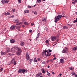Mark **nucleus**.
I'll return each mask as SVG.
<instances>
[{"label": "nucleus", "mask_w": 77, "mask_h": 77, "mask_svg": "<svg viewBox=\"0 0 77 77\" xmlns=\"http://www.w3.org/2000/svg\"><path fill=\"white\" fill-rule=\"evenodd\" d=\"M65 17L64 16H62L60 15H59L58 16L56 17L55 18L54 22L55 23H57L62 17Z\"/></svg>", "instance_id": "f257e3e1"}, {"label": "nucleus", "mask_w": 77, "mask_h": 77, "mask_svg": "<svg viewBox=\"0 0 77 77\" xmlns=\"http://www.w3.org/2000/svg\"><path fill=\"white\" fill-rule=\"evenodd\" d=\"M26 57L27 60H29L30 59V57L29 55V53L27 52L26 53Z\"/></svg>", "instance_id": "f03ea898"}, {"label": "nucleus", "mask_w": 77, "mask_h": 77, "mask_svg": "<svg viewBox=\"0 0 77 77\" xmlns=\"http://www.w3.org/2000/svg\"><path fill=\"white\" fill-rule=\"evenodd\" d=\"M68 48L65 47L64 50L63 51V53H68Z\"/></svg>", "instance_id": "7ed1b4c3"}, {"label": "nucleus", "mask_w": 77, "mask_h": 77, "mask_svg": "<svg viewBox=\"0 0 77 77\" xmlns=\"http://www.w3.org/2000/svg\"><path fill=\"white\" fill-rule=\"evenodd\" d=\"M51 39L52 41H55L56 39V36H51Z\"/></svg>", "instance_id": "20e7f679"}, {"label": "nucleus", "mask_w": 77, "mask_h": 77, "mask_svg": "<svg viewBox=\"0 0 77 77\" xmlns=\"http://www.w3.org/2000/svg\"><path fill=\"white\" fill-rule=\"evenodd\" d=\"M64 59H65L64 57H63L61 58V59L60 60V63H64Z\"/></svg>", "instance_id": "39448f33"}, {"label": "nucleus", "mask_w": 77, "mask_h": 77, "mask_svg": "<svg viewBox=\"0 0 77 77\" xmlns=\"http://www.w3.org/2000/svg\"><path fill=\"white\" fill-rule=\"evenodd\" d=\"M2 3H9V1H7V0H2Z\"/></svg>", "instance_id": "423d86ee"}, {"label": "nucleus", "mask_w": 77, "mask_h": 77, "mask_svg": "<svg viewBox=\"0 0 77 77\" xmlns=\"http://www.w3.org/2000/svg\"><path fill=\"white\" fill-rule=\"evenodd\" d=\"M5 53H8L10 51V48H7L6 49Z\"/></svg>", "instance_id": "0eeeda50"}, {"label": "nucleus", "mask_w": 77, "mask_h": 77, "mask_svg": "<svg viewBox=\"0 0 77 77\" xmlns=\"http://www.w3.org/2000/svg\"><path fill=\"white\" fill-rule=\"evenodd\" d=\"M15 27H16V26L13 25L11 27L10 29L11 30H14L15 29Z\"/></svg>", "instance_id": "6e6552de"}, {"label": "nucleus", "mask_w": 77, "mask_h": 77, "mask_svg": "<svg viewBox=\"0 0 77 77\" xmlns=\"http://www.w3.org/2000/svg\"><path fill=\"white\" fill-rule=\"evenodd\" d=\"M27 72V70H26V69H22V72L23 74H24V72Z\"/></svg>", "instance_id": "1a4fd4ad"}, {"label": "nucleus", "mask_w": 77, "mask_h": 77, "mask_svg": "<svg viewBox=\"0 0 77 77\" xmlns=\"http://www.w3.org/2000/svg\"><path fill=\"white\" fill-rule=\"evenodd\" d=\"M14 48L17 50V51H21V48H17L16 47H15Z\"/></svg>", "instance_id": "9d476101"}, {"label": "nucleus", "mask_w": 77, "mask_h": 77, "mask_svg": "<svg viewBox=\"0 0 77 77\" xmlns=\"http://www.w3.org/2000/svg\"><path fill=\"white\" fill-rule=\"evenodd\" d=\"M51 54L50 52H47V54L46 55V57L47 56H51Z\"/></svg>", "instance_id": "9b49d317"}, {"label": "nucleus", "mask_w": 77, "mask_h": 77, "mask_svg": "<svg viewBox=\"0 0 77 77\" xmlns=\"http://www.w3.org/2000/svg\"><path fill=\"white\" fill-rule=\"evenodd\" d=\"M42 75V73H39L36 75V77H39V76H40V75Z\"/></svg>", "instance_id": "f8f14e48"}, {"label": "nucleus", "mask_w": 77, "mask_h": 77, "mask_svg": "<svg viewBox=\"0 0 77 77\" xmlns=\"http://www.w3.org/2000/svg\"><path fill=\"white\" fill-rule=\"evenodd\" d=\"M15 50H16V49H15V48H12L11 49V51H12V52H15Z\"/></svg>", "instance_id": "ddd939ff"}, {"label": "nucleus", "mask_w": 77, "mask_h": 77, "mask_svg": "<svg viewBox=\"0 0 77 77\" xmlns=\"http://www.w3.org/2000/svg\"><path fill=\"white\" fill-rule=\"evenodd\" d=\"M20 45H21V46H23V45H24V42L21 41L20 43Z\"/></svg>", "instance_id": "4468645a"}, {"label": "nucleus", "mask_w": 77, "mask_h": 77, "mask_svg": "<svg viewBox=\"0 0 77 77\" xmlns=\"http://www.w3.org/2000/svg\"><path fill=\"white\" fill-rule=\"evenodd\" d=\"M21 52H17L16 54L17 56H20L21 54Z\"/></svg>", "instance_id": "2eb2a0df"}, {"label": "nucleus", "mask_w": 77, "mask_h": 77, "mask_svg": "<svg viewBox=\"0 0 77 77\" xmlns=\"http://www.w3.org/2000/svg\"><path fill=\"white\" fill-rule=\"evenodd\" d=\"M42 54L43 56H46V55H47L46 54V52H45L44 51H43L42 52Z\"/></svg>", "instance_id": "dca6fc26"}, {"label": "nucleus", "mask_w": 77, "mask_h": 77, "mask_svg": "<svg viewBox=\"0 0 77 77\" xmlns=\"http://www.w3.org/2000/svg\"><path fill=\"white\" fill-rule=\"evenodd\" d=\"M20 27H21V26H17L16 28V29H17V30H20Z\"/></svg>", "instance_id": "f3484780"}, {"label": "nucleus", "mask_w": 77, "mask_h": 77, "mask_svg": "<svg viewBox=\"0 0 77 77\" xmlns=\"http://www.w3.org/2000/svg\"><path fill=\"white\" fill-rule=\"evenodd\" d=\"M10 42L11 43H14L15 42V40L14 39H11L10 40Z\"/></svg>", "instance_id": "a211bd4d"}, {"label": "nucleus", "mask_w": 77, "mask_h": 77, "mask_svg": "<svg viewBox=\"0 0 77 77\" xmlns=\"http://www.w3.org/2000/svg\"><path fill=\"white\" fill-rule=\"evenodd\" d=\"M14 23H18L19 20L17 19H15L14 20Z\"/></svg>", "instance_id": "6ab92c4d"}, {"label": "nucleus", "mask_w": 77, "mask_h": 77, "mask_svg": "<svg viewBox=\"0 0 77 77\" xmlns=\"http://www.w3.org/2000/svg\"><path fill=\"white\" fill-rule=\"evenodd\" d=\"M72 49L73 50H77V46L73 48Z\"/></svg>", "instance_id": "aec40b11"}, {"label": "nucleus", "mask_w": 77, "mask_h": 77, "mask_svg": "<svg viewBox=\"0 0 77 77\" xmlns=\"http://www.w3.org/2000/svg\"><path fill=\"white\" fill-rule=\"evenodd\" d=\"M22 72V69H20L19 70L18 72V73H21V72Z\"/></svg>", "instance_id": "412c9836"}, {"label": "nucleus", "mask_w": 77, "mask_h": 77, "mask_svg": "<svg viewBox=\"0 0 77 77\" xmlns=\"http://www.w3.org/2000/svg\"><path fill=\"white\" fill-rule=\"evenodd\" d=\"M6 54V53L3 51L1 52V55L3 56Z\"/></svg>", "instance_id": "4be33fe9"}, {"label": "nucleus", "mask_w": 77, "mask_h": 77, "mask_svg": "<svg viewBox=\"0 0 77 77\" xmlns=\"http://www.w3.org/2000/svg\"><path fill=\"white\" fill-rule=\"evenodd\" d=\"M25 13H29V11L28 10H25L24 11Z\"/></svg>", "instance_id": "5701e85b"}, {"label": "nucleus", "mask_w": 77, "mask_h": 77, "mask_svg": "<svg viewBox=\"0 0 77 77\" xmlns=\"http://www.w3.org/2000/svg\"><path fill=\"white\" fill-rule=\"evenodd\" d=\"M74 69V68L73 67H71L69 68V69L70 70H73Z\"/></svg>", "instance_id": "b1692460"}, {"label": "nucleus", "mask_w": 77, "mask_h": 77, "mask_svg": "<svg viewBox=\"0 0 77 77\" xmlns=\"http://www.w3.org/2000/svg\"><path fill=\"white\" fill-rule=\"evenodd\" d=\"M14 62H15V58H13L12 59V60H11V63H13Z\"/></svg>", "instance_id": "393cba45"}, {"label": "nucleus", "mask_w": 77, "mask_h": 77, "mask_svg": "<svg viewBox=\"0 0 77 77\" xmlns=\"http://www.w3.org/2000/svg\"><path fill=\"white\" fill-rule=\"evenodd\" d=\"M42 73H43V74H45V70H44V69H42Z\"/></svg>", "instance_id": "a878e982"}, {"label": "nucleus", "mask_w": 77, "mask_h": 77, "mask_svg": "<svg viewBox=\"0 0 77 77\" xmlns=\"http://www.w3.org/2000/svg\"><path fill=\"white\" fill-rule=\"evenodd\" d=\"M63 29H68V27L66 26H63Z\"/></svg>", "instance_id": "bb28decb"}, {"label": "nucleus", "mask_w": 77, "mask_h": 77, "mask_svg": "<svg viewBox=\"0 0 77 77\" xmlns=\"http://www.w3.org/2000/svg\"><path fill=\"white\" fill-rule=\"evenodd\" d=\"M40 35V33H38L37 35V36L36 37L37 38H39V35Z\"/></svg>", "instance_id": "cd10ccee"}, {"label": "nucleus", "mask_w": 77, "mask_h": 77, "mask_svg": "<svg viewBox=\"0 0 77 77\" xmlns=\"http://www.w3.org/2000/svg\"><path fill=\"white\" fill-rule=\"evenodd\" d=\"M11 14V13L9 12H7L6 13V16H7V15H9Z\"/></svg>", "instance_id": "c85d7f7f"}, {"label": "nucleus", "mask_w": 77, "mask_h": 77, "mask_svg": "<svg viewBox=\"0 0 77 77\" xmlns=\"http://www.w3.org/2000/svg\"><path fill=\"white\" fill-rule=\"evenodd\" d=\"M77 22V18H76V20H75L74 21L73 23H76Z\"/></svg>", "instance_id": "c756f323"}, {"label": "nucleus", "mask_w": 77, "mask_h": 77, "mask_svg": "<svg viewBox=\"0 0 77 77\" xmlns=\"http://www.w3.org/2000/svg\"><path fill=\"white\" fill-rule=\"evenodd\" d=\"M46 72L48 73V76H50V73H49L48 71H47Z\"/></svg>", "instance_id": "7c9ffc66"}, {"label": "nucleus", "mask_w": 77, "mask_h": 77, "mask_svg": "<svg viewBox=\"0 0 77 77\" xmlns=\"http://www.w3.org/2000/svg\"><path fill=\"white\" fill-rule=\"evenodd\" d=\"M41 0H37V3H41Z\"/></svg>", "instance_id": "2f4dec72"}, {"label": "nucleus", "mask_w": 77, "mask_h": 77, "mask_svg": "<svg viewBox=\"0 0 77 77\" xmlns=\"http://www.w3.org/2000/svg\"><path fill=\"white\" fill-rule=\"evenodd\" d=\"M24 24H25V25H27L28 23L27 22H24Z\"/></svg>", "instance_id": "473e14b6"}, {"label": "nucleus", "mask_w": 77, "mask_h": 77, "mask_svg": "<svg viewBox=\"0 0 77 77\" xmlns=\"http://www.w3.org/2000/svg\"><path fill=\"white\" fill-rule=\"evenodd\" d=\"M72 75H75V72H72Z\"/></svg>", "instance_id": "72a5a7b5"}, {"label": "nucleus", "mask_w": 77, "mask_h": 77, "mask_svg": "<svg viewBox=\"0 0 77 77\" xmlns=\"http://www.w3.org/2000/svg\"><path fill=\"white\" fill-rule=\"evenodd\" d=\"M45 42L46 44H48V42H49L48 41V40H46L45 41Z\"/></svg>", "instance_id": "f704fd0d"}, {"label": "nucleus", "mask_w": 77, "mask_h": 77, "mask_svg": "<svg viewBox=\"0 0 77 77\" xmlns=\"http://www.w3.org/2000/svg\"><path fill=\"white\" fill-rule=\"evenodd\" d=\"M34 14H35V15H37V12L36 11H35L34 12Z\"/></svg>", "instance_id": "c9c22d12"}, {"label": "nucleus", "mask_w": 77, "mask_h": 77, "mask_svg": "<svg viewBox=\"0 0 77 77\" xmlns=\"http://www.w3.org/2000/svg\"><path fill=\"white\" fill-rule=\"evenodd\" d=\"M45 61L42 62V64H44V65H45Z\"/></svg>", "instance_id": "e433bc0d"}, {"label": "nucleus", "mask_w": 77, "mask_h": 77, "mask_svg": "<svg viewBox=\"0 0 77 77\" xmlns=\"http://www.w3.org/2000/svg\"><path fill=\"white\" fill-rule=\"evenodd\" d=\"M3 14L6 16V12H4L3 13Z\"/></svg>", "instance_id": "4c0bfd02"}, {"label": "nucleus", "mask_w": 77, "mask_h": 77, "mask_svg": "<svg viewBox=\"0 0 77 77\" xmlns=\"http://www.w3.org/2000/svg\"><path fill=\"white\" fill-rule=\"evenodd\" d=\"M37 60H38V61H40V60H41V59L40 58H37Z\"/></svg>", "instance_id": "58836bf2"}, {"label": "nucleus", "mask_w": 77, "mask_h": 77, "mask_svg": "<svg viewBox=\"0 0 77 77\" xmlns=\"http://www.w3.org/2000/svg\"><path fill=\"white\" fill-rule=\"evenodd\" d=\"M14 64L15 65H16V63H17V62L16 61H14V62H13Z\"/></svg>", "instance_id": "ea45409f"}, {"label": "nucleus", "mask_w": 77, "mask_h": 77, "mask_svg": "<svg viewBox=\"0 0 77 77\" xmlns=\"http://www.w3.org/2000/svg\"><path fill=\"white\" fill-rule=\"evenodd\" d=\"M19 3H21V0H18Z\"/></svg>", "instance_id": "a19ab883"}, {"label": "nucleus", "mask_w": 77, "mask_h": 77, "mask_svg": "<svg viewBox=\"0 0 77 77\" xmlns=\"http://www.w3.org/2000/svg\"><path fill=\"white\" fill-rule=\"evenodd\" d=\"M12 11H13V12H14L15 11V9H13Z\"/></svg>", "instance_id": "79ce46f5"}, {"label": "nucleus", "mask_w": 77, "mask_h": 77, "mask_svg": "<svg viewBox=\"0 0 77 77\" xmlns=\"http://www.w3.org/2000/svg\"><path fill=\"white\" fill-rule=\"evenodd\" d=\"M34 62H37V60H34Z\"/></svg>", "instance_id": "37998d69"}, {"label": "nucleus", "mask_w": 77, "mask_h": 77, "mask_svg": "<svg viewBox=\"0 0 77 77\" xmlns=\"http://www.w3.org/2000/svg\"><path fill=\"white\" fill-rule=\"evenodd\" d=\"M32 32V30H29V33H31V32Z\"/></svg>", "instance_id": "c03bdc74"}, {"label": "nucleus", "mask_w": 77, "mask_h": 77, "mask_svg": "<svg viewBox=\"0 0 77 77\" xmlns=\"http://www.w3.org/2000/svg\"><path fill=\"white\" fill-rule=\"evenodd\" d=\"M0 71H2L3 70V68H2L0 69Z\"/></svg>", "instance_id": "a18cd8bd"}, {"label": "nucleus", "mask_w": 77, "mask_h": 77, "mask_svg": "<svg viewBox=\"0 0 77 77\" xmlns=\"http://www.w3.org/2000/svg\"><path fill=\"white\" fill-rule=\"evenodd\" d=\"M21 24V23H19L16 24L17 25H20V24Z\"/></svg>", "instance_id": "49530a36"}, {"label": "nucleus", "mask_w": 77, "mask_h": 77, "mask_svg": "<svg viewBox=\"0 0 77 77\" xmlns=\"http://www.w3.org/2000/svg\"><path fill=\"white\" fill-rule=\"evenodd\" d=\"M34 25V23H31V26H33Z\"/></svg>", "instance_id": "de8ad7c7"}, {"label": "nucleus", "mask_w": 77, "mask_h": 77, "mask_svg": "<svg viewBox=\"0 0 77 77\" xmlns=\"http://www.w3.org/2000/svg\"><path fill=\"white\" fill-rule=\"evenodd\" d=\"M52 51H51V50L49 49V52H51Z\"/></svg>", "instance_id": "09e8293b"}, {"label": "nucleus", "mask_w": 77, "mask_h": 77, "mask_svg": "<svg viewBox=\"0 0 77 77\" xmlns=\"http://www.w3.org/2000/svg\"><path fill=\"white\" fill-rule=\"evenodd\" d=\"M45 51V52H48V50H45V51Z\"/></svg>", "instance_id": "8fccbe9b"}, {"label": "nucleus", "mask_w": 77, "mask_h": 77, "mask_svg": "<svg viewBox=\"0 0 77 77\" xmlns=\"http://www.w3.org/2000/svg\"><path fill=\"white\" fill-rule=\"evenodd\" d=\"M30 60V62H32V61H33V59H31L30 60Z\"/></svg>", "instance_id": "3c124183"}, {"label": "nucleus", "mask_w": 77, "mask_h": 77, "mask_svg": "<svg viewBox=\"0 0 77 77\" xmlns=\"http://www.w3.org/2000/svg\"><path fill=\"white\" fill-rule=\"evenodd\" d=\"M36 6V5H34L33 6V8H35V6Z\"/></svg>", "instance_id": "603ef678"}, {"label": "nucleus", "mask_w": 77, "mask_h": 77, "mask_svg": "<svg viewBox=\"0 0 77 77\" xmlns=\"http://www.w3.org/2000/svg\"><path fill=\"white\" fill-rule=\"evenodd\" d=\"M14 55V54H10V56H11V55Z\"/></svg>", "instance_id": "864d4df0"}, {"label": "nucleus", "mask_w": 77, "mask_h": 77, "mask_svg": "<svg viewBox=\"0 0 77 77\" xmlns=\"http://www.w3.org/2000/svg\"><path fill=\"white\" fill-rule=\"evenodd\" d=\"M75 2L74 1L73 2H72V4H75Z\"/></svg>", "instance_id": "5fc2aeb1"}, {"label": "nucleus", "mask_w": 77, "mask_h": 77, "mask_svg": "<svg viewBox=\"0 0 77 77\" xmlns=\"http://www.w3.org/2000/svg\"><path fill=\"white\" fill-rule=\"evenodd\" d=\"M44 21H46V19L45 18H44Z\"/></svg>", "instance_id": "6e6d98bb"}, {"label": "nucleus", "mask_w": 77, "mask_h": 77, "mask_svg": "<svg viewBox=\"0 0 77 77\" xmlns=\"http://www.w3.org/2000/svg\"><path fill=\"white\" fill-rule=\"evenodd\" d=\"M15 16H14V15H13L11 16V17L12 18H14V17Z\"/></svg>", "instance_id": "4d7b16f0"}, {"label": "nucleus", "mask_w": 77, "mask_h": 77, "mask_svg": "<svg viewBox=\"0 0 77 77\" xmlns=\"http://www.w3.org/2000/svg\"><path fill=\"white\" fill-rule=\"evenodd\" d=\"M52 74L53 75H54V72H52Z\"/></svg>", "instance_id": "13d9d810"}, {"label": "nucleus", "mask_w": 77, "mask_h": 77, "mask_svg": "<svg viewBox=\"0 0 77 77\" xmlns=\"http://www.w3.org/2000/svg\"><path fill=\"white\" fill-rule=\"evenodd\" d=\"M56 58H54L53 59V60H56Z\"/></svg>", "instance_id": "bf43d9fd"}, {"label": "nucleus", "mask_w": 77, "mask_h": 77, "mask_svg": "<svg viewBox=\"0 0 77 77\" xmlns=\"http://www.w3.org/2000/svg\"><path fill=\"white\" fill-rule=\"evenodd\" d=\"M48 62H49V60H48V61H46L47 63H48Z\"/></svg>", "instance_id": "052dcab7"}, {"label": "nucleus", "mask_w": 77, "mask_h": 77, "mask_svg": "<svg viewBox=\"0 0 77 77\" xmlns=\"http://www.w3.org/2000/svg\"><path fill=\"white\" fill-rule=\"evenodd\" d=\"M38 38H37V37H36V41H38Z\"/></svg>", "instance_id": "680f3d73"}, {"label": "nucleus", "mask_w": 77, "mask_h": 77, "mask_svg": "<svg viewBox=\"0 0 77 77\" xmlns=\"http://www.w3.org/2000/svg\"><path fill=\"white\" fill-rule=\"evenodd\" d=\"M28 8H31V6H29L28 7Z\"/></svg>", "instance_id": "e2e57ef3"}, {"label": "nucleus", "mask_w": 77, "mask_h": 77, "mask_svg": "<svg viewBox=\"0 0 77 77\" xmlns=\"http://www.w3.org/2000/svg\"><path fill=\"white\" fill-rule=\"evenodd\" d=\"M59 75H60V76H61L62 75V73H60L59 74Z\"/></svg>", "instance_id": "0e129e2a"}, {"label": "nucleus", "mask_w": 77, "mask_h": 77, "mask_svg": "<svg viewBox=\"0 0 77 77\" xmlns=\"http://www.w3.org/2000/svg\"><path fill=\"white\" fill-rule=\"evenodd\" d=\"M50 68V66H48V68Z\"/></svg>", "instance_id": "69168bd1"}, {"label": "nucleus", "mask_w": 77, "mask_h": 77, "mask_svg": "<svg viewBox=\"0 0 77 77\" xmlns=\"http://www.w3.org/2000/svg\"><path fill=\"white\" fill-rule=\"evenodd\" d=\"M75 77H77V75H75Z\"/></svg>", "instance_id": "338daca9"}, {"label": "nucleus", "mask_w": 77, "mask_h": 77, "mask_svg": "<svg viewBox=\"0 0 77 77\" xmlns=\"http://www.w3.org/2000/svg\"><path fill=\"white\" fill-rule=\"evenodd\" d=\"M75 2H77V0H75Z\"/></svg>", "instance_id": "774afa93"}]
</instances>
